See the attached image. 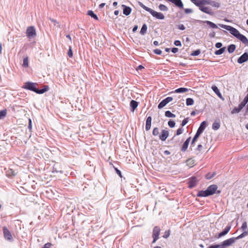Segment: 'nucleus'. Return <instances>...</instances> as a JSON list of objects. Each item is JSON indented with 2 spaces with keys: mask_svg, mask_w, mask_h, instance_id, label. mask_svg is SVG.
I'll list each match as a JSON object with an SVG mask.
<instances>
[{
  "mask_svg": "<svg viewBox=\"0 0 248 248\" xmlns=\"http://www.w3.org/2000/svg\"><path fill=\"white\" fill-rule=\"evenodd\" d=\"M186 164L189 167H192L195 164V160L192 158L188 159L186 160Z\"/></svg>",
  "mask_w": 248,
  "mask_h": 248,
  "instance_id": "393cba45",
  "label": "nucleus"
},
{
  "mask_svg": "<svg viewBox=\"0 0 248 248\" xmlns=\"http://www.w3.org/2000/svg\"><path fill=\"white\" fill-rule=\"evenodd\" d=\"M183 129L182 128H179L177 130L176 135H179L181 134L182 133V132H183Z\"/></svg>",
  "mask_w": 248,
  "mask_h": 248,
  "instance_id": "6e6d98bb",
  "label": "nucleus"
},
{
  "mask_svg": "<svg viewBox=\"0 0 248 248\" xmlns=\"http://www.w3.org/2000/svg\"><path fill=\"white\" fill-rule=\"evenodd\" d=\"M160 229L158 226H155L154 227L153 231V235L152 237H153L154 239L152 242L153 243H155L156 241L158 239L159 235L160 234Z\"/></svg>",
  "mask_w": 248,
  "mask_h": 248,
  "instance_id": "39448f33",
  "label": "nucleus"
},
{
  "mask_svg": "<svg viewBox=\"0 0 248 248\" xmlns=\"http://www.w3.org/2000/svg\"><path fill=\"white\" fill-rule=\"evenodd\" d=\"M173 100L172 97H168L163 100L158 105V108L161 109L165 107L168 103L171 102Z\"/></svg>",
  "mask_w": 248,
  "mask_h": 248,
  "instance_id": "423d86ee",
  "label": "nucleus"
},
{
  "mask_svg": "<svg viewBox=\"0 0 248 248\" xmlns=\"http://www.w3.org/2000/svg\"><path fill=\"white\" fill-rule=\"evenodd\" d=\"M31 119L29 118V119L28 128L30 130H31Z\"/></svg>",
  "mask_w": 248,
  "mask_h": 248,
  "instance_id": "e2e57ef3",
  "label": "nucleus"
},
{
  "mask_svg": "<svg viewBox=\"0 0 248 248\" xmlns=\"http://www.w3.org/2000/svg\"><path fill=\"white\" fill-rule=\"evenodd\" d=\"M202 148V145L199 144L198 145L197 148L196 149V151L198 152L197 154L201 152Z\"/></svg>",
  "mask_w": 248,
  "mask_h": 248,
  "instance_id": "8fccbe9b",
  "label": "nucleus"
},
{
  "mask_svg": "<svg viewBox=\"0 0 248 248\" xmlns=\"http://www.w3.org/2000/svg\"><path fill=\"white\" fill-rule=\"evenodd\" d=\"M248 234V232L247 231H244L242 233H241L240 235H239L238 236H237L236 238V239H239L242 238L244 237L247 235Z\"/></svg>",
  "mask_w": 248,
  "mask_h": 248,
  "instance_id": "e433bc0d",
  "label": "nucleus"
},
{
  "mask_svg": "<svg viewBox=\"0 0 248 248\" xmlns=\"http://www.w3.org/2000/svg\"><path fill=\"white\" fill-rule=\"evenodd\" d=\"M190 137L187 138L183 144L182 147L181 148V151L182 152H185L187 150L189 142L190 141Z\"/></svg>",
  "mask_w": 248,
  "mask_h": 248,
  "instance_id": "ddd939ff",
  "label": "nucleus"
},
{
  "mask_svg": "<svg viewBox=\"0 0 248 248\" xmlns=\"http://www.w3.org/2000/svg\"><path fill=\"white\" fill-rule=\"evenodd\" d=\"M219 26L220 27L225 29V30H227L230 31V32L232 34L233 36H234L235 37L237 38V36H238L239 34L240 33L239 31L235 29L234 28L229 26V25H226L224 24H218Z\"/></svg>",
  "mask_w": 248,
  "mask_h": 248,
  "instance_id": "7ed1b4c3",
  "label": "nucleus"
},
{
  "mask_svg": "<svg viewBox=\"0 0 248 248\" xmlns=\"http://www.w3.org/2000/svg\"><path fill=\"white\" fill-rule=\"evenodd\" d=\"M36 36V31L33 27L32 26V38Z\"/></svg>",
  "mask_w": 248,
  "mask_h": 248,
  "instance_id": "5fc2aeb1",
  "label": "nucleus"
},
{
  "mask_svg": "<svg viewBox=\"0 0 248 248\" xmlns=\"http://www.w3.org/2000/svg\"><path fill=\"white\" fill-rule=\"evenodd\" d=\"M201 53V51L199 49H198V50H196L194 51H193L192 53H191V55L192 56H198V55H199Z\"/></svg>",
  "mask_w": 248,
  "mask_h": 248,
  "instance_id": "c03bdc74",
  "label": "nucleus"
},
{
  "mask_svg": "<svg viewBox=\"0 0 248 248\" xmlns=\"http://www.w3.org/2000/svg\"><path fill=\"white\" fill-rule=\"evenodd\" d=\"M143 68H144V67L143 66L140 65L138 67L137 69L138 70H141Z\"/></svg>",
  "mask_w": 248,
  "mask_h": 248,
  "instance_id": "338daca9",
  "label": "nucleus"
},
{
  "mask_svg": "<svg viewBox=\"0 0 248 248\" xmlns=\"http://www.w3.org/2000/svg\"><path fill=\"white\" fill-rule=\"evenodd\" d=\"M244 107V106H243L241 103L238 106V108H233L232 111H231V113L232 114H234V113H239L241 110Z\"/></svg>",
  "mask_w": 248,
  "mask_h": 248,
  "instance_id": "aec40b11",
  "label": "nucleus"
},
{
  "mask_svg": "<svg viewBox=\"0 0 248 248\" xmlns=\"http://www.w3.org/2000/svg\"><path fill=\"white\" fill-rule=\"evenodd\" d=\"M164 154H165V155H170V151H168V150H166V151H165V152H164Z\"/></svg>",
  "mask_w": 248,
  "mask_h": 248,
  "instance_id": "774afa93",
  "label": "nucleus"
},
{
  "mask_svg": "<svg viewBox=\"0 0 248 248\" xmlns=\"http://www.w3.org/2000/svg\"><path fill=\"white\" fill-rule=\"evenodd\" d=\"M178 28L179 29H180V30H182V31L185 30V29H186L185 26L183 24H179L178 26Z\"/></svg>",
  "mask_w": 248,
  "mask_h": 248,
  "instance_id": "864d4df0",
  "label": "nucleus"
},
{
  "mask_svg": "<svg viewBox=\"0 0 248 248\" xmlns=\"http://www.w3.org/2000/svg\"><path fill=\"white\" fill-rule=\"evenodd\" d=\"M28 62L29 59L28 57L24 58L23 59V66L25 67H27L28 66Z\"/></svg>",
  "mask_w": 248,
  "mask_h": 248,
  "instance_id": "c9c22d12",
  "label": "nucleus"
},
{
  "mask_svg": "<svg viewBox=\"0 0 248 248\" xmlns=\"http://www.w3.org/2000/svg\"><path fill=\"white\" fill-rule=\"evenodd\" d=\"M67 55L70 58L72 57L73 56V52L71 47H69V50L67 52Z\"/></svg>",
  "mask_w": 248,
  "mask_h": 248,
  "instance_id": "09e8293b",
  "label": "nucleus"
},
{
  "mask_svg": "<svg viewBox=\"0 0 248 248\" xmlns=\"http://www.w3.org/2000/svg\"><path fill=\"white\" fill-rule=\"evenodd\" d=\"M215 46L217 48H221V47L222 46V44L221 43H216V44L215 45Z\"/></svg>",
  "mask_w": 248,
  "mask_h": 248,
  "instance_id": "052dcab7",
  "label": "nucleus"
},
{
  "mask_svg": "<svg viewBox=\"0 0 248 248\" xmlns=\"http://www.w3.org/2000/svg\"><path fill=\"white\" fill-rule=\"evenodd\" d=\"M152 117L149 116L146 122L145 129L146 131H148L150 129L151 126Z\"/></svg>",
  "mask_w": 248,
  "mask_h": 248,
  "instance_id": "f3484780",
  "label": "nucleus"
},
{
  "mask_svg": "<svg viewBox=\"0 0 248 248\" xmlns=\"http://www.w3.org/2000/svg\"><path fill=\"white\" fill-rule=\"evenodd\" d=\"M248 60V54L247 52L244 53L237 60L239 63H243Z\"/></svg>",
  "mask_w": 248,
  "mask_h": 248,
  "instance_id": "9d476101",
  "label": "nucleus"
},
{
  "mask_svg": "<svg viewBox=\"0 0 248 248\" xmlns=\"http://www.w3.org/2000/svg\"><path fill=\"white\" fill-rule=\"evenodd\" d=\"M20 191L24 195H26L27 194L26 192H28L26 190H25L23 187H21Z\"/></svg>",
  "mask_w": 248,
  "mask_h": 248,
  "instance_id": "bf43d9fd",
  "label": "nucleus"
},
{
  "mask_svg": "<svg viewBox=\"0 0 248 248\" xmlns=\"http://www.w3.org/2000/svg\"><path fill=\"white\" fill-rule=\"evenodd\" d=\"M88 15L91 16L95 20H98L97 16L92 11H89L88 12Z\"/></svg>",
  "mask_w": 248,
  "mask_h": 248,
  "instance_id": "7c9ffc66",
  "label": "nucleus"
},
{
  "mask_svg": "<svg viewBox=\"0 0 248 248\" xmlns=\"http://www.w3.org/2000/svg\"><path fill=\"white\" fill-rule=\"evenodd\" d=\"M3 233L4 238L6 239L9 241L13 240V237L10 232L6 227L3 228Z\"/></svg>",
  "mask_w": 248,
  "mask_h": 248,
  "instance_id": "1a4fd4ad",
  "label": "nucleus"
},
{
  "mask_svg": "<svg viewBox=\"0 0 248 248\" xmlns=\"http://www.w3.org/2000/svg\"><path fill=\"white\" fill-rule=\"evenodd\" d=\"M123 7V14L126 16L129 15L131 12V9L125 5H122Z\"/></svg>",
  "mask_w": 248,
  "mask_h": 248,
  "instance_id": "6ab92c4d",
  "label": "nucleus"
},
{
  "mask_svg": "<svg viewBox=\"0 0 248 248\" xmlns=\"http://www.w3.org/2000/svg\"><path fill=\"white\" fill-rule=\"evenodd\" d=\"M204 5H202V6H200V8L199 9L206 14L211 16H213L214 13L212 11V9L210 7L204 6Z\"/></svg>",
  "mask_w": 248,
  "mask_h": 248,
  "instance_id": "0eeeda50",
  "label": "nucleus"
},
{
  "mask_svg": "<svg viewBox=\"0 0 248 248\" xmlns=\"http://www.w3.org/2000/svg\"><path fill=\"white\" fill-rule=\"evenodd\" d=\"M178 51V49L176 47H173L171 49L172 52H173L174 53L177 52Z\"/></svg>",
  "mask_w": 248,
  "mask_h": 248,
  "instance_id": "680f3d73",
  "label": "nucleus"
},
{
  "mask_svg": "<svg viewBox=\"0 0 248 248\" xmlns=\"http://www.w3.org/2000/svg\"><path fill=\"white\" fill-rule=\"evenodd\" d=\"M147 30V25L145 24H144L142 25V28L141 29V30L140 31V34L141 35H144L146 33Z\"/></svg>",
  "mask_w": 248,
  "mask_h": 248,
  "instance_id": "cd10ccee",
  "label": "nucleus"
},
{
  "mask_svg": "<svg viewBox=\"0 0 248 248\" xmlns=\"http://www.w3.org/2000/svg\"><path fill=\"white\" fill-rule=\"evenodd\" d=\"M204 23H206L208 25H209L211 28L213 29H216L217 28V26L215 23L208 20H206L205 21H202Z\"/></svg>",
  "mask_w": 248,
  "mask_h": 248,
  "instance_id": "b1692460",
  "label": "nucleus"
},
{
  "mask_svg": "<svg viewBox=\"0 0 248 248\" xmlns=\"http://www.w3.org/2000/svg\"><path fill=\"white\" fill-rule=\"evenodd\" d=\"M193 11L191 9L187 8L185 9V12L186 14L191 13Z\"/></svg>",
  "mask_w": 248,
  "mask_h": 248,
  "instance_id": "13d9d810",
  "label": "nucleus"
},
{
  "mask_svg": "<svg viewBox=\"0 0 248 248\" xmlns=\"http://www.w3.org/2000/svg\"><path fill=\"white\" fill-rule=\"evenodd\" d=\"M201 134L199 133L198 132H196L195 136L194 137V138L192 140L191 143V145L192 146H194L195 141L197 140L199 137V136H200Z\"/></svg>",
  "mask_w": 248,
  "mask_h": 248,
  "instance_id": "bb28decb",
  "label": "nucleus"
},
{
  "mask_svg": "<svg viewBox=\"0 0 248 248\" xmlns=\"http://www.w3.org/2000/svg\"><path fill=\"white\" fill-rule=\"evenodd\" d=\"M220 127V124L219 122H215L212 125V128L215 130H217Z\"/></svg>",
  "mask_w": 248,
  "mask_h": 248,
  "instance_id": "c756f323",
  "label": "nucleus"
},
{
  "mask_svg": "<svg viewBox=\"0 0 248 248\" xmlns=\"http://www.w3.org/2000/svg\"><path fill=\"white\" fill-rule=\"evenodd\" d=\"M139 4L141 8H142L143 9H144L146 11L149 12L152 15V16L156 17L157 19H164L165 16L162 13L157 12L153 10V9H152L150 8H148V7L144 5L141 2H139Z\"/></svg>",
  "mask_w": 248,
  "mask_h": 248,
  "instance_id": "f03ea898",
  "label": "nucleus"
},
{
  "mask_svg": "<svg viewBox=\"0 0 248 248\" xmlns=\"http://www.w3.org/2000/svg\"><path fill=\"white\" fill-rule=\"evenodd\" d=\"M215 172H214L213 173H208L207 174H206L205 178L208 180L211 179L215 175Z\"/></svg>",
  "mask_w": 248,
  "mask_h": 248,
  "instance_id": "4c0bfd02",
  "label": "nucleus"
},
{
  "mask_svg": "<svg viewBox=\"0 0 248 248\" xmlns=\"http://www.w3.org/2000/svg\"><path fill=\"white\" fill-rule=\"evenodd\" d=\"M6 110H2L0 111V119H2L4 117L6 116Z\"/></svg>",
  "mask_w": 248,
  "mask_h": 248,
  "instance_id": "ea45409f",
  "label": "nucleus"
},
{
  "mask_svg": "<svg viewBox=\"0 0 248 248\" xmlns=\"http://www.w3.org/2000/svg\"><path fill=\"white\" fill-rule=\"evenodd\" d=\"M138 28V25H135L134 28H133V32H135L137 29Z\"/></svg>",
  "mask_w": 248,
  "mask_h": 248,
  "instance_id": "0e129e2a",
  "label": "nucleus"
},
{
  "mask_svg": "<svg viewBox=\"0 0 248 248\" xmlns=\"http://www.w3.org/2000/svg\"><path fill=\"white\" fill-rule=\"evenodd\" d=\"M205 5H210L213 7L218 8L219 7V4L214 1H211L210 0H205Z\"/></svg>",
  "mask_w": 248,
  "mask_h": 248,
  "instance_id": "a211bd4d",
  "label": "nucleus"
},
{
  "mask_svg": "<svg viewBox=\"0 0 248 248\" xmlns=\"http://www.w3.org/2000/svg\"><path fill=\"white\" fill-rule=\"evenodd\" d=\"M248 227V226H247V223L246 221H245L242 224V225L241 226V229L243 230V231H245Z\"/></svg>",
  "mask_w": 248,
  "mask_h": 248,
  "instance_id": "37998d69",
  "label": "nucleus"
},
{
  "mask_svg": "<svg viewBox=\"0 0 248 248\" xmlns=\"http://www.w3.org/2000/svg\"><path fill=\"white\" fill-rule=\"evenodd\" d=\"M194 104V100L192 98H188L186 100V104L187 106L192 105Z\"/></svg>",
  "mask_w": 248,
  "mask_h": 248,
  "instance_id": "72a5a7b5",
  "label": "nucleus"
},
{
  "mask_svg": "<svg viewBox=\"0 0 248 248\" xmlns=\"http://www.w3.org/2000/svg\"><path fill=\"white\" fill-rule=\"evenodd\" d=\"M231 228V226H227L225 228V229H224V230L223 231H222V232H220L218 234V238L221 237L222 236H223L226 235V234H227L228 232L230 230Z\"/></svg>",
  "mask_w": 248,
  "mask_h": 248,
  "instance_id": "dca6fc26",
  "label": "nucleus"
},
{
  "mask_svg": "<svg viewBox=\"0 0 248 248\" xmlns=\"http://www.w3.org/2000/svg\"><path fill=\"white\" fill-rule=\"evenodd\" d=\"M217 186L216 185H212L208 186L206 190L200 191L197 196L198 197H207L213 195L217 190Z\"/></svg>",
  "mask_w": 248,
  "mask_h": 248,
  "instance_id": "f257e3e1",
  "label": "nucleus"
},
{
  "mask_svg": "<svg viewBox=\"0 0 248 248\" xmlns=\"http://www.w3.org/2000/svg\"><path fill=\"white\" fill-rule=\"evenodd\" d=\"M237 38L240 40L244 44L247 45L248 44V40L247 37L241 33H240L239 35L237 36Z\"/></svg>",
  "mask_w": 248,
  "mask_h": 248,
  "instance_id": "2eb2a0df",
  "label": "nucleus"
},
{
  "mask_svg": "<svg viewBox=\"0 0 248 248\" xmlns=\"http://www.w3.org/2000/svg\"><path fill=\"white\" fill-rule=\"evenodd\" d=\"M105 5V3H101L99 7L100 8H102L103 7H104V6Z\"/></svg>",
  "mask_w": 248,
  "mask_h": 248,
  "instance_id": "69168bd1",
  "label": "nucleus"
},
{
  "mask_svg": "<svg viewBox=\"0 0 248 248\" xmlns=\"http://www.w3.org/2000/svg\"><path fill=\"white\" fill-rule=\"evenodd\" d=\"M159 134V129L157 127H155L154 128L153 131V135L154 136H157Z\"/></svg>",
  "mask_w": 248,
  "mask_h": 248,
  "instance_id": "a19ab883",
  "label": "nucleus"
},
{
  "mask_svg": "<svg viewBox=\"0 0 248 248\" xmlns=\"http://www.w3.org/2000/svg\"><path fill=\"white\" fill-rule=\"evenodd\" d=\"M205 0H192V2L199 7L200 9V6H202V5H205Z\"/></svg>",
  "mask_w": 248,
  "mask_h": 248,
  "instance_id": "4468645a",
  "label": "nucleus"
},
{
  "mask_svg": "<svg viewBox=\"0 0 248 248\" xmlns=\"http://www.w3.org/2000/svg\"><path fill=\"white\" fill-rule=\"evenodd\" d=\"M235 48H236V47L234 45L232 44V45L229 46L228 47V52L230 53H232L235 49Z\"/></svg>",
  "mask_w": 248,
  "mask_h": 248,
  "instance_id": "c85d7f7f",
  "label": "nucleus"
},
{
  "mask_svg": "<svg viewBox=\"0 0 248 248\" xmlns=\"http://www.w3.org/2000/svg\"><path fill=\"white\" fill-rule=\"evenodd\" d=\"M27 36L30 38L31 36V26L29 27L27 30Z\"/></svg>",
  "mask_w": 248,
  "mask_h": 248,
  "instance_id": "a18cd8bd",
  "label": "nucleus"
},
{
  "mask_svg": "<svg viewBox=\"0 0 248 248\" xmlns=\"http://www.w3.org/2000/svg\"><path fill=\"white\" fill-rule=\"evenodd\" d=\"M234 242L235 240L233 238H231L227 240H226L223 242L221 245H220V246H222V247H221V248H225L226 247L229 246L232 244L233 243H234Z\"/></svg>",
  "mask_w": 248,
  "mask_h": 248,
  "instance_id": "6e6552de",
  "label": "nucleus"
},
{
  "mask_svg": "<svg viewBox=\"0 0 248 248\" xmlns=\"http://www.w3.org/2000/svg\"><path fill=\"white\" fill-rule=\"evenodd\" d=\"M188 118H185V119H184L181 124L182 126H185L188 123Z\"/></svg>",
  "mask_w": 248,
  "mask_h": 248,
  "instance_id": "de8ad7c7",
  "label": "nucleus"
},
{
  "mask_svg": "<svg viewBox=\"0 0 248 248\" xmlns=\"http://www.w3.org/2000/svg\"><path fill=\"white\" fill-rule=\"evenodd\" d=\"M188 91V89L187 88H178L177 89H176L174 91V93H183L186 92Z\"/></svg>",
  "mask_w": 248,
  "mask_h": 248,
  "instance_id": "4be33fe9",
  "label": "nucleus"
},
{
  "mask_svg": "<svg viewBox=\"0 0 248 248\" xmlns=\"http://www.w3.org/2000/svg\"><path fill=\"white\" fill-rule=\"evenodd\" d=\"M225 50V47L221 48L219 49L216 50L215 52V54L217 55H221L224 52Z\"/></svg>",
  "mask_w": 248,
  "mask_h": 248,
  "instance_id": "2f4dec72",
  "label": "nucleus"
},
{
  "mask_svg": "<svg viewBox=\"0 0 248 248\" xmlns=\"http://www.w3.org/2000/svg\"><path fill=\"white\" fill-rule=\"evenodd\" d=\"M170 231L169 230L167 231L164 232V234L163 237L165 238H167L170 236Z\"/></svg>",
  "mask_w": 248,
  "mask_h": 248,
  "instance_id": "49530a36",
  "label": "nucleus"
},
{
  "mask_svg": "<svg viewBox=\"0 0 248 248\" xmlns=\"http://www.w3.org/2000/svg\"><path fill=\"white\" fill-rule=\"evenodd\" d=\"M52 244L50 243H46L44 246L43 247V248H50V247L52 246Z\"/></svg>",
  "mask_w": 248,
  "mask_h": 248,
  "instance_id": "603ef678",
  "label": "nucleus"
},
{
  "mask_svg": "<svg viewBox=\"0 0 248 248\" xmlns=\"http://www.w3.org/2000/svg\"><path fill=\"white\" fill-rule=\"evenodd\" d=\"M165 116L169 118H174L175 117V115L172 113L170 111H166L165 112Z\"/></svg>",
  "mask_w": 248,
  "mask_h": 248,
  "instance_id": "473e14b6",
  "label": "nucleus"
},
{
  "mask_svg": "<svg viewBox=\"0 0 248 248\" xmlns=\"http://www.w3.org/2000/svg\"><path fill=\"white\" fill-rule=\"evenodd\" d=\"M154 52L155 54L157 55H161L162 53V51L160 49H156L154 50Z\"/></svg>",
  "mask_w": 248,
  "mask_h": 248,
  "instance_id": "3c124183",
  "label": "nucleus"
},
{
  "mask_svg": "<svg viewBox=\"0 0 248 248\" xmlns=\"http://www.w3.org/2000/svg\"><path fill=\"white\" fill-rule=\"evenodd\" d=\"M23 87L25 89H28L29 90H31V82H27L25 85H24Z\"/></svg>",
  "mask_w": 248,
  "mask_h": 248,
  "instance_id": "58836bf2",
  "label": "nucleus"
},
{
  "mask_svg": "<svg viewBox=\"0 0 248 248\" xmlns=\"http://www.w3.org/2000/svg\"><path fill=\"white\" fill-rule=\"evenodd\" d=\"M168 125L170 127L172 128L175 126V123L173 121L170 120L168 122Z\"/></svg>",
  "mask_w": 248,
  "mask_h": 248,
  "instance_id": "79ce46f5",
  "label": "nucleus"
},
{
  "mask_svg": "<svg viewBox=\"0 0 248 248\" xmlns=\"http://www.w3.org/2000/svg\"><path fill=\"white\" fill-rule=\"evenodd\" d=\"M169 135V132L166 130H162L161 135L159 136V139L162 141H165L168 137Z\"/></svg>",
  "mask_w": 248,
  "mask_h": 248,
  "instance_id": "9b49d317",
  "label": "nucleus"
},
{
  "mask_svg": "<svg viewBox=\"0 0 248 248\" xmlns=\"http://www.w3.org/2000/svg\"><path fill=\"white\" fill-rule=\"evenodd\" d=\"M138 103L135 101V100H132L130 102V106L132 108V111H134V110L136 109V108L138 107Z\"/></svg>",
  "mask_w": 248,
  "mask_h": 248,
  "instance_id": "5701e85b",
  "label": "nucleus"
},
{
  "mask_svg": "<svg viewBox=\"0 0 248 248\" xmlns=\"http://www.w3.org/2000/svg\"><path fill=\"white\" fill-rule=\"evenodd\" d=\"M159 9L162 11H167L168 10V7L163 4H160L158 6Z\"/></svg>",
  "mask_w": 248,
  "mask_h": 248,
  "instance_id": "f704fd0d",
  "label": "nucleus"
},
{
  "mask_svg": "<svg viewBox=\"0 0 248 248\" xmlns=\"http://www.w3.org/2000/svg\"><path fill=\"white\" fill-rule=\"evenodd\" d=\"M205 126H206V122L205 121L202 122L201 123V124L200 127H199L197 132H199L200 134H202L203 132V131H204V130L205 128Z\"/></svg>",
  "mask_w": 248,
  "mask_h": 248,
  "instance_id": "412c9836",
  "label": "nucleus"
},
{
  "mask_svg": "<svg viewBox=\"0 0 248 248\" xmlns=\"http://www.w3.org/2000/svg\"><path fill=\"white\" fill-rule=\"evenodd\" d=\"M174 44L176 46H181V43L179 40H176L174 41Z\"/></svg>",
  "mask_w": 248,
  "mask_h": 248,
  "instance_id": "4d7b16f0",
  "label": "nucleus"
},
{
  "mask_svg": "<svg viewBox=\"0 0 248 248\" xmlns=\"http://www.w3.org/2000/svg\"><path fill=\"white\" fill-rule=\"evenodd\" d=\"M197 183V179L196 177H193L190 178L188 182V187L192 188L195 187Z\"/></svg>",
  "mask_w": 248,
  "mask_h": 248,
  "instance_id": "f8f14e48",
  "label": "nucleus"
},
{
  "mask_svg": "<svg viewBox=\"0 0 248 248\" xmlns=\"http://www.w3.org/2000/svg\"><path fill=\"white\" fill-rule=\"evenodd\" d=\"M36 83L32 82V91L35 92L36 93L38 94H42L46 92L48 89V87L47 86H45L43 89L38 90L36 88Z\"/></svg>",
  "mask_w": 248,
  "mask_h": 248,
  "instance_id": "20e7f679",
  "label": "nucleus"
},
{
  "mask_svg": "<svg viewBox=\"0 0 248 248\" xmlns=\"http://www.w3.org/2000/svg\"><path fill=\"white\" fill-rule=\"evenodd\" d=\"M212 89L213 90V91L219 96V97H221V94L218 90V89L217 88V87L215 86V85H214V86H212Z\"/></svg>",
  "mask_w": 248,
  "mask_h": 248,
  "instance_id": "a878e982",
  "label": "nucleus"
}]
</instances>
